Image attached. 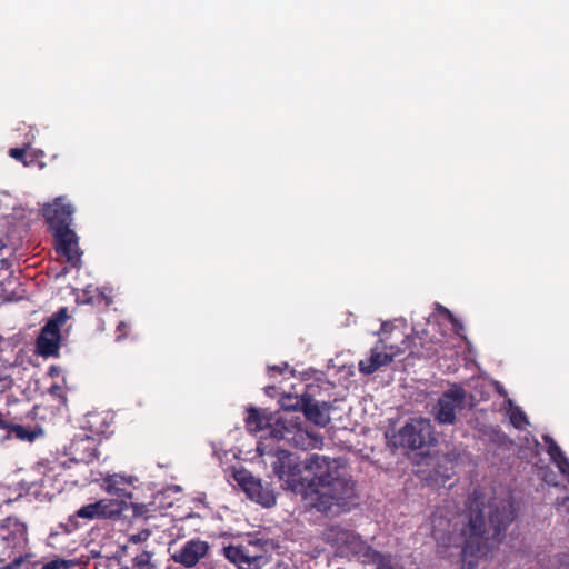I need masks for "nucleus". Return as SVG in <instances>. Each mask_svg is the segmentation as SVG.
I'll use <instances>...</instances> for the list:
<instances>
[{
  "instance_id": "39448f33",
  "label": "nucleus",
  "mask_w": 569,
  "mask_h": 569,
  "mask_svg": "<svg viewBox=\"0 0 569 569\" xmlns=\"http://www.w3.org/2000/svg\"><path fill=\"white\" fill-rule=\"evenodd\" d=\"M69 318L67 308H61L42 327L37 338V351L42 357H56L60 348V328Z\"/></svg>"
},
{
  "instance_id": "4be33fe9",
  "label": "nucleus",
  "mask_w": 569,
  "mask_h": 569,
  "mask_svg": "<svg viewBox=\"0 0 569 569\" xmlns=\"http://www.w3.org/2000/svg\"><path fill=\"white\" fill-rule=\"evenodd\" d=\"M547 453L550 459L558 466L561 472H565V468L569 467V460L562 452L561 448L557 445V442H552L547 448Z\"/></svg>"
},
{
  "instance_id": "79ce46f5",
  "label": "nucleus",
  "mask_w": 569,
  "mask_h": 569,
  "mask_svg": "<svg viewBox=\"0 0 569 569\" xmlns=\"http://www.w3.org/2000/svg\"><path fill=\"white\" fill-rule=\"evenodd\" d=\"M452 475V467L448 466V479H450V476Z\"/></svg>"
},
{
  "instance_id": "9b49d317",
  "label": "nucleus",
  "mask_w": 569,
  "mask_h": 569,
  "mask_svg": "<svg viewBox=\"0 0 569 569\" xmlns=\"http://www.w3.org/2000/svg\"><path fill=\"white\" fill-rule=\"evenodd\" d=\"M399 352V348L388 345L385 339L380 338L371 349L370 356L359 361V371L363 375H371L381 367L391 363Z\"/></svg>"
},
{
  "instance_id": "423d86ee",
  "label": "nucleus",
  "mask_w": 569,
  "mask_h": 569,
  "mask_svg": "<svg viewBox=\"0 0 569 569\" xmlns=\"http://www.w3.org/2000/svg\"><path fill=\"white\" fill-rule=\"evenodd\" d=\"M466 390L460 385H452L443 391L433 408L435 420L440 425H453L457 410L465 408Z\"/></svg>"
},
{
  "instance_id": "c85d7f7f",
  "label": "nucleus",
  "mask_w": 569,
  "mask_h": 569,
  "mask_svg": "<svg viewBox=\"0 0 569 569\" xmlns=\"http://www.w3.org/2000/svg\"><path fill=\"white\" fill-rule=\"evenodd\" d=\"M150 536H151L150 529H142L137 533L130 535L128 538V541L130 543L138 545V543L147 541L150 538Z\"/></svg>"
},
{
  "instance_id": "7c9ffc66",
  "label": "nucleus",
  "mask_w": 569,
  "mask_h": 569,
  "mask_svg": "<svg viewBox=\"0 0 569 569\" xmlns=\"http://www.w3.org/2000/svg\"><path fill=\"white\" fill-rule=\"evenodd\" d=\"M69 562L63 559H54L43 565L42 569H68Z\"/></svg>"
},
{
  "instance_id": "58836bf2",
  "label": "nucleus",
  "mask_w": 569,
  "mask_h": 569,
  "mask_svg": "<svg viewBox=\"0 0 569 569\" xmlns=\"http://www.w3.org/2000/svg\"><path fill=\"white\" fill-rule=\"evenodd\" d=\"M390 325L388 322H383L380 328V333H386Z\"/></svg>"
},
{
  "instance_id": "f03ea898",
  "label": "nucleus",
  "mask_w": 569,
  "mask_h": 569,
  "mask_svg": "<svg viewBox=\"0 0 569 569\" xmlns=\"http://www.w3.org/2000/svg\"><path fill=\"white\" fill-rule=\"evenodd\" d=\"M515 518L513 502L509 499L490 502L488 523L478 506L448 516L438 510L431 516V535L439 548L461 549L462 569H473L478 558L503 540Z\"/></svg>"
},
{
  "instance_id": "a211bd4d",
  "label": "nucleus",
  "mask_w": 569,
  "mask_h": 569,
  "mask_svg": "<svg viewBox=\"0 0 569 569\" xmlns=\"http://www.w3.org/2000/svg\"><path fill=\"white\" fill-rule=\"evenodd\" d=\"M349 553L355 556L363 565H377L379 561H381V558L385 556L381 552L375 550L360 537L356 541V545L352 546Z\"/></svg>"
},
{
  "instance_id": "a878e982",
  "label": "nucleus",
  "mask_w": 569,
  "mask_h": 569,
  "mask_svg": "<svg viewBox=\"0 0 569 569\" xmlns=\"http://www.w3.org/2000/svg\"><path fill=\"white\" fill-rule=\"evenodd\" d=\"M9 156L17 161L22 162L26 167H29L34 161L32 156H28L24 148H11L9 150Z\"/></svg>"
},
{
  "instance_id": "4468645a",
  "label": "nucleus",
  "mask_w": 569,
  "mask_h": 569,
  "mask_svg": "<svg viewBox=\"0 0 569 569\" xmlns=\"http://www.w3.org/2000/svg\"><path fill=\"white\" fill-rule=\"evenodd\" d=\"M359 537L355 531L338 525L327 528L323 532L325 541L341 550L342 553H349Z\"/></svg>"
},
{
  "instance_id": "f704fd0d",
  "label": "nucleus",
  "mask_w": 569,
  "mask_h": 569,
  "mask_svg": "<svg viewBox=\"0 0 569 569\" xmlns=\"http://www.w3.org/2000/svg\"><path fill=\"white\" fill-rule=\"evenodd\" d=\"M131 506L133 507V512L134 515H139V516H142L143 515V511L146 509V506L144 505H133L131 503Z\"/></svg>"
},
{
  "instance_id": "f8f14e48",
  "label": "nucleus",
  "mask_w": 569,
  "mask_h": 569,
  "mask_svg": "<svg viewBox=\"0 0 569 569\" xmlns=\"http://www.w3.org/2000/svg\"><path fill=\"white\" fill-rule=\"evenodd\" d=\"M57 252L63 256L72 268L81 267L82 251L79 247V238L72 229L60 228V232L53 233Z\"/></svg>"
},
{
  "instance_id": "7ed1b4c3",
  "label": "nucleus",
  "mask_w": 569,
  "mask_h": 569,
  "mask_svg": "<svg viewBox=\"0 0 569 569\" xmlns=\"http://www.w3.org/2000/svg\"><path fill=\"white\" fill-rule=\"evenodd\" d=\"M389 447L408 450L429 449L437 443L429 419L411 418L400 429H388L385 433Z\"/></svg>"
},
{
  "instance_id": "20e7f679",
  "label": "nucleus",
  "mask_w": 569,
  "mask_h": 569,
  "mask_svg": "<svg viewBox=\"0 0 569 569\" xmlns=\"http://www.w3.org/2000/svg\"><path fill=\"white\" fill-rule=\"evenodd\" d=\"M270 436L301 450L320 449L323 445L322 436L313 430L303 428L299 417L296 419L279 417L274 421Z\"/></svg>"
},
{
  "instance_id": "5701e85b",
  "label": "nucleus",
  "mask_w": 569,
  "mask_h": 569,
  "mask_svg": "<svg viewBox=\"0 0 569 569\" xmlns=\"http://www.w3.org/2000/svg\"><path fill=\"white\" fill-rule=\"evenodd\" d=\"M243 547L248 549V555L252 556L253 559H250V562L257 563L258 569L261 566V560L263 559V545L260 540H248L247 542H242Z\"/></svg>"
},
{
  "instance_id": "72a5a7b5",
  "label": "nucleus",
  "mask_w": 569,
  "mask_h": 569,
  "mask_svg": "<svg viewBox=\"0 0 569 569\" xmlns=\"http://www.w3.org/2000/svg\"><path fill=\"white\" fill-rule=\"evenodd\" d=\"M451 322L453 325L456 333L460 336L461 331H463V329H465L463 325L461 322H459L458 320H456V319L452 320Z\"/></svg>"
},
{
  "instance_id": "473e14b6",
  "label": "nucleus",
  "mask_w": 569,
  "mask_h": 569,
  "mask_svg": "<svg viewBox=\"0 0 569 569\" xmlns=\"http://www.w3.org/2000/svg\"><path fill=\"white\" fill-rule=\"evenodd\" d=\"M288 363L283 362L281 365H274L268 367V372L270 376H273L274 373L282 375L288 369Z\"/></svg>"
},
{
  "instance_id": "f257e3e1",
  "label": "nucleus",
  "mask_w": 569,
  "mask_h": 569,
  "mask_svg": "<svg viewBox=\"0 0 569 569\" xmlns=\"http://www.w3.org/2000/svg\"><path fill=\"white\" fill-rule=\"evenodd\" d=\"M272 462L274 475L306 505L321 513L333 507L345 508L356 498V482L345 470L340 458L312 453L303 462L286 449H277Z\"/></svg>"
},
{
  "instance_id": "9d476101",
  "label": "nucleus",
  "mask_w": 569,
  "mask_h": 569,
  "mask_svg": "<svg viewBox=\"0 0 569 569\" xmlns=\"http://www.w3.org/2000/svg\"><path fill=\"white\" fill-rule=\"evenodd\" d=\"M42 212L52 233L60 232V228H63V226H66V229H71L74 208L71 203L66 202L64 197H58L52 203L46 204Z\"/></svg>"
},
{
  "instance_id": "2f4dec72",
  "label": "nucleus",
  "mask_w": 569,
  "mask_h": 569,
  "mask_svg": "<svg viewBox=\"0 0 569 569\" xmlns=\"http://www.w3.org/2000/svg\"><path fill=\"white\" fill-rule=\"evenodd\" d=\"M26 560V556L19 555L12 559L9 563L1 566L0 569H19Z\"/></svg>"
},
{
  "instance_id": "ea45409f",
  "label": "nucleus",
  "mask_w": 569,
  "mask_h": 569,
  "mask_svg": "<svg viewBox=\"0 0 569 569\" xmlns=\"http://www.w3.org/2000/svg\"><path fill=\"white\" fill-rule=\"evenodd\" d=\"M437 353V350H428L427 353L425 355L426 357L428 358H431L432 356H435Z\"/></svg>"
},
{
  "instance_id": "b1692460",
  "label": "nucleus",
  "mask_w": 569,
  "mask_h": 569,
  "mask_svg": "<svg viewBox=\"0 0 569 569\" xmlns=\"http://www.w3.org/2000/svg\"><path fill=\"white\" fill-rule=\"evenodd\" d=\"M305 392L300 396L286 395L281 398V408L284 411H301Z\"/></svg>"
},
{
  "instance_id": "6e6552de",
  "label": "nucleus",
  "mask_w": 569,
  "mask_h": 569,
  "mask_svg": "<svg viewBox=\"0 0 569 569\" xmlns=\"http://www.w3.org/2000/svg\"><path fill=\"white\" fill-rule=\"evenodd\" d=\"M28 543L27 526L17 518L8 517L0 522V545L6 547L9 558L21 552Z\"/></svg>"
},
{
  "instance_id": "ddd939ff",
  "label": "nucleus",
  "mask_w": 569,
  "mask_h": 569,
  "mask_svg": "<svg viewBox=\"0 0 569 569\" xmlns=\"http://www.w3.org/2000/svg\"><path fill=\"white\" fill-rule=\"evenodd\" d=\"M209 548L207 541L198 538L190 539L172 556V559L174 562L181 563L186 568H192L207 556Z\"/></svg>"
},
{
  "instance_id": "1a4fd4ad",
  "label": "nucleus",
  "mask_w": 569,
  "mask_h": 569,
  "mask_svg": "<svg viewBox=\"0 0 569 569\" xmlns=\"http://www.w3.org/2000/svg\"><path fill=\"white\" fill-rule=\"evenodd\" d=\"M318 390L319 386L317 385L307 386L301 412L308 421L312 422L317 427L325 428L331 420L330 411L332 409V405L329 401L318 400L316 398V391Z\"/></svg>"
},
{
  "instance_id": "2eb2a0df",
  "label": "nucleus",
  "mask_w": 569,
  "mask_h": 569,
  "mask_svg": "<svg viewBox=\"0 0 569 569\" xmlns=\"http://www.w3.org/2000/svg\"><path fill=\"white\" fill-rule=\"evenodd\" d=\"M133 487V478L121 475H111L103 479V488L109 495H113L116 499L128 500L131 498V489Z\"/></svg>"
},
{
  "instance_id": "bb28decb",
  "label": "nucleus",
  "mask_w": 569,
  "mask_h": 569,
  "mask_svg": "<svg viewBox=\"0 0 569 569\" xmlns=\"http://www.w3.org/2000/svg\"><path fill=\"white\" fill-rule=\"evenodd\" d=\"M510 421L517 429H523V427L529 423L526 413L519 408L511 412Z\"/></svg>"
},
{
  "instance_id": "cd10ccee",
  "label": "nucleus",
  "mask_w": 569,
  "mask_h": 569,
  "mask_svg": "<svg viewBox=\"0 0 569 569\" xmlns=\"http://www.w3.org/2000/svg\"><path fill=\"white\" fill-rule=\"evenodd\" d=\"M76 516L80 517V518L89 519V520L98 519V513H97V510H96L94 502L81 507L76 512Z\"/></svg>"
},
{
  "instance_id": "c9c22d12",
  "label": "nucleus",
  "mask_w": 569,
  "mask_h": 569,
  "mask_svg": "<svg viewBox=\"0 0 569 569\" xmlns=\"http://www.w3.org/2000/svg\"><path fill=\"white\" fill-rule=\"evenodd\" d=\"M7 559H9V557H8L7 552H6V547L0 545V562L6 561Z\"/></svg>"
},
{
  "instance_id": "f3484780",
  "label": "nucleus",
  "mask_w": 569,
  "mask_h": 569,
  "mask_svg": "<svg viewBox=\"0 0 569 569\" xmlns=\"http://www.w3.org/2000/svg\"><path fill=\"white\" fill-rule=\"evenodd\" d=\"M223 555L238 569H258L257 563L250 562L253 557L248 555V549L242 543L224 547Z\"/></svg>"
},
{
  "instance_id": "dca6fc26",
  "label": "nucleus",
  "mask_w": 569,
  "mask_h": 569,
  "mask_svg": "<svg viewBox=\"0 0 569 569\" xmlns=\"http://www.w3.org/2000/svg\"><path fill=\"white\" fill-rule=\"evenodd\" d=\"M98 519H119L123 511L129 508L128 501L123 499H101L94 502Z\"/></svg>"
},
{
  "instance_id": "4c0bfd02",
  "label": "nucleus",
  "mask_w": 569,
  "mask_h": 569,
  "mask_svg": "<svg viewBox=\"0 0 569 569\" xmlns=\"http://www.w3.org/2000/svg\"><path fill=\"white\" fill-rule=\"evenodd\" d=\"M567 503V509L569 510V497H565L561 500L558 499V505L566 506Z\"/></svg>"
},
{
  "instance_id": "412c9836",
  "label": "nucleus",
  "mask_w": 569,
  "mask_h": 569,
  "mask_svg": "<svg viewBox=\"0 0 569 569\" xmlns=\"http://www.w3.org/2000/svg\"><path fill=\"white\" fill-rule=\"evenodd\" d=\"M153 553L143 550L132 559L131 566H121L119 569H154L156 566L151 562Z\"/></svg>"
},
{
  "instance_id": "e433bc0d",
  "label": "nucleus",
  "mask_w": 569,
  "mask_h": 569,
  "mask_svg": "<svg viewBox=\"0 0 569 569\" xmlns=\"http://www.w3.org/2000/svg\"><path fill=\"white\" fill-rule=\"evenodd\" d=\"M542 438H543V441L546 442L547 447L550 446L552 442H556L553 440V438L549 435H545Z\"/></svg>"
},
{
  "instance_id": "a19ab883",
  "label": "nucleus",
  "mask_w": 569,
  "mask_h": 569,
  "mask_svg": "<svg viewBox=\"0 0 569 569\" xmlns=\"http://www.w3.org/2000/svg\"><path fill=\"white\" fill-rule=\"evenodd\" d=\"M276 388L272 387V386H269V387H266V393L267 395H271L270 392H272V390H274Z\"/></svg>"
},
{
  "instance_id": "c756f323",
  "label": "nucleus",
  "mask_w": 569,
  "mask_h": 569,
  "mask_svg": "<svg viewBox=\"0 0 569 569\" xmlns=\"http://www.w3.org/2000/svg\"><path fill=\"white\" fill-rule=\"evenodd\" d=\"M14 422L10 419V413L0 412V430L10 433Z\"/></svg>"
},
{
  "instance_id": "393cba45",
  "label": "nucleus",
  "mask_w": 569,
  "mask_h": 569,
  "mask_svg": "<svg viewBox=\"0 0 569 569\" xmlns=\"http://www.w3.org/2000/svg\"><path fill=\"white\" fill-rule=\"evenodd\" d=\"M9 435H13L20 440L32 441L36 439L38 433L34 430H27L23 426L14 423Z\"/></svg>"
},
{
  "instance_id": "0eeeda50",
  "label": "nucleus",
  "mask_w": 569,
  "mask_h": 569,
  "mask_svg": "<svg viewBox=\"0 0 569 569\" xmlns=\"http://www.w3.org/2000/svg\"><path fill=\"white\" fill-rule=\"evenodd\" d=\"M234 479L248 498L263 507L270 508L276 505V495L268 483L263 485L258 478L242 469L234 472Z\"/></svg>"
},
{
  "instance_id": "aec40b11",
  "label": "nucleus",
  "mask_w": 569,
  "mask_h": 569,
  "mask_svg": "<svg viewBox=\"0 0 569 569\" xmlns=\"http://www.w3.org/2000/svg\"><path fill=\"white\" fill-rule=\"evenodd\" d=\"M247 427L250 431L259 432L270 427V430L274 426L270 422V419L259 409L251 408L248 410L246 419Z\"/></svg>"
},
{
  "instance_id": "6ab92c4d",
  "label": "nucleus",
  "mask_w": 569,
  "mask_h": 569,
  "mask_svg": "<svg viewBox=\"0 0 569 569\" xmlns=\"http://www.w3.org/2000/svg\"><path fill=\"white\" fill-rule=\"evenodd\" d=\"M76 301L78 305H91L99 306L104 302L106 306L110 303L107 299L106 295L100 291L98 288H92L91 286L87 287L81 291V293L77 295Z\"/></svg>"
}]
</instances>
